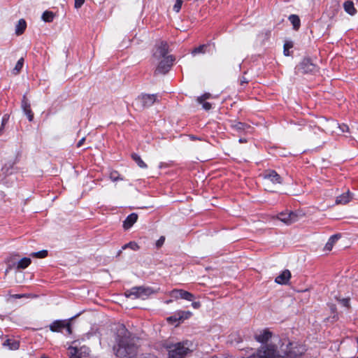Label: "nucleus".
<instances>
[{"label": "nucleus", "instance_id": "28", "mask_svg": "<svg viewBox=\"0 0 358 358\" xmlns=\"http://www.w3.org/2000/svg\"><path fill=\"white\" fill-rule=\"evenodd\" d=\"M23 64H24V58L22 57L17 61V64H15V68L13 70V73L15 75H17L20 72V71L23 66Z\"/></svg>", "mask_w": 358, "mask_h": 358}, {"label": "nucleus", "instance_id": "11", "mask_svg": "<svg viewBox=\"0 0 358 358\" xmlns=\"http://www.w3.org/2000/svg\"><path fill=\"white\" fill-rule=\"evenodd\" d=\"M278 219L289 225L297 221V215L294 212H282L278 215Z\"/></svg>", "mask_w": 358, "mask_h": 358}, {"label": "nucleus", "instance_id": "22", "mask_svg": "<svg viewBox=\"0 0 358 358\" xmlns=\"http://www.w3.org/2000/svg\"><path fill=\"white\" fill-rule=\"evenodd\" d=\"M340 236L339 235H333L331 236L327 243H326L324 246V250L327 251L331 250L334 243L339 239Z\"/></svg>", "mask_w": 358, "mask_h": 358}, {"label": "nucleus", "instance_id": "50", "mask_svg": "<svg viewBox=\"0 0 358 358\" xmlns=\"http://www.w3.org/2000/svg\"><path fill=\"white\" fill-rule=\"evenodd\" d=\"M330 308H331V310L333 313H334V312L336 311V306H335V305H333V304L330 306Z\"/></svg>", "mask_w": 358, "mask_h": 358}, {"label": "nucleus", "instance_id": "17", "mask_svg": "<svg viewBox=\"0 0 358 358\" xmlns=\"http://www.w3.org/2000/svg\"><path fill=\"white\" fill-rule=\"evenodd\" d=\"M352 199V194L349 190L347 192L337 196L336 199V203L337 204H346L348 203Z\"/></svg>", "mask_w": 358, "mask_h": 358}, {"label": "nucleus", "instance_id": "46", "mask_svg": "<svg viewBox=\"0 0 358 358\" xmlns=\"http://www.w3.org/2000/svg\"><path fill=\"white\" fill-rule=\"evenodd\" d=\"M8 120V117L6 115H4L2 117V122H1V127H3L4 125L6 124L7 121Z\"/></svg>", "mask_w": 358, "mask_h": 358}, {"label": "nucleus", "instance_id": "51", "mask_svg": "<svg viewBox=\"0 0 358 358\" xmlns=\"http://www.w3.org/2000/svg\"><path fill=\"white\" fill-rule=\"evenodd\" d=\"M239 142L240 143H245V142H246V140L245 139H243V138H240L239 139Z\"/></svg>", "mask_w": 358, "mask_h": 358}, {"label": "nucleus", "instance_id": "36", "mask_svg": "<svg viewBox=\"0 0 358 358\" xmlns=\"http://www.w3.org/2000/svg\"><path fill=\"white\" fill-rule=\"evenodd\" d=\"M211 97V94H209V93H206L203 95H201V96H199L197 98V101L199 103H202L203 101H206V99H208Z\"/></svg>", "mask_w": 358, "mask_h": 358}, {"label": "nucleus", "instance_id": "16", "mask_svg": "<svg viewBox=\"0 0 358 358\" xmlns=\"http://www.w3.org/2000/svg\"><path fill=\"white\" fill-rule=\"evenodd\" d=\"M138 220V215L136 213H131L129 215L125 220L123 222V228L125 230L130 229Z\"/></svg>", "mask_w": 358, "mask_h": 358}, {"label": "nucleus", "instance_id": "30", "mask_svg": "<svg viewBox=\"0 0 358 358\" xmlns=\"http://www.w3.org/2000/svg\"><path fill=\"white\" fill-rule=\"evenodd\" d=\"M70 358H81L78 355V348L76 347H70L69 348Z\"/></svg>", "mask_w": 358, "mask_h": 358}, {"label": "nucleus", "instance_id": "21", "mask_svg": "<svg viewBox=\"0 0 358 358\" xmlns=\"http://www.w3.org/2000/svg\"><path fill=\"white\" fill-rule=\"evenodd\" d=\"M27 23L24 19H20L15 27V34L17 35H21L25 30Z\"/></svg>", "mask_w": 358, "mask_h": 358}, {"label": "nucleus", "instance_id": "44", "mask_svg": "<svg viewBox=\"0 0 358 358\" xmlns=\"http://www.w3.org/2000/svg\"><path fill=\"white\" fill-rule=\"evenodd\" d=\"M202 107L206 110H209L211 108V104L208 102H206V101H203Z\"/></svg>", "mask_w": 358, "mask_h": 358}, {"label": "nucleus", "instance_id": "1", "mask_svg": "<svg viewBox=\"0 0 358 358\" xmlns=\"http://www.w3.org/2000/svg\"><path fill=\"white\" fill-rule=\"evenodd\" d=\"M113 350L115 355L119 358H136L138 355L136 338L123 324L118 325L117 328L115 344Z\"/></svg>", "mask_w": 358, "mask_h": 358}, {"label": "nucleus", "instance_id": "40", "mask_svg": "<svg viewBox=\"0 0 358 358\" xmlns=\"http://www.w3.org/2000/svg\"><path fill=\"white\" fill-rule=\"evenodd\" d=\"M136 358H158L156 356L151 354H141L138 355Z\"/></svg>", "mask_w": 358, "mask_h": 358}, {"label": "nucleus", "instance_id": "32", "mask_svg": "<svg viewBox=\"0 0 358 358\" xmlns=\"http://www.w3.org/2000/svg\"><path fill=\"white\" fill-rule=\"evenodd\" d=\"M206 48H207L206 45H201L194 48L192 53L194 55H195L196 54H199V53H205Z\"/></svg>", "mask_w": 358, "mask_h": 358}, {"label": "nucleus", "instance_id": "29", "mask_svg": "<svg viewBox=\"0 0 358 358\" xmlns=\"http://www.w3.org/2000/svg\"><path fill=\"white\" fill-rule=\"evenodd\" d=\"M78 355L80 357H87L90 355V349L86 346H83L78 349Z\"/></svg>", "mask_w": 358, "mask_h": 358}, {"label": "nucleus", "instance_id": "27", "mask_svg": "<svg viewBox=\"0 0 358 358\" xmlns=\"http://www.w3.org/2000/svg\"><path fill=\"white\" fill-rule=\"evenodd\" d=\"M55 18V13L52 11L46 10L42 15V20L47 22H51Z\"/></svg>", "mask_w": 358, "mask_h": 358}, {"label": "nucleus", "instance_id": "41", "mask_svg": "<svg viewBox=\"0 0 358 358\" xmlns=\"http://www.w3.org/2000/svg\"><path fill=\"white\" fill-rule=\"evenodd\" d=\"M339 301L345 307L348 308L350 306V299L348 298L340 299Z\"/></svg>", "mask_w": 358, "mask_h": 358}, {"label": "nucleus", "instance_id": "24", "mask_svg": "<svg viewBox=\"0 0 358 358\" xmlns=\"http://www.w3.org/2000/svg\"><path fill=\"white\" fill-rule=\"evenodd\" d=\"M31 262V260L30 258L28 257H24L21 259L17 264V269H24L27 268Z\"/></svg>", "mask_w": 358, "mask_h": 358}, {"label": "nucleus", "instance_id": "38", "mask_svg": "<svg viewBox=\"0 0 358 358\" xmlns=\"http://www.w3.org/2000/svg\"><path fill=\"white\" fill-rule=\"evenodd\" d=\"M292 47V44L289 42H287L284 45V54L286 56H288L289 55V49Z\"/></svg>", "mask_w": 358, "mask_h": 358}, {"label": "nucleus", "instance_id": "33", "mask_svg": "<svg viewBox=\"0 0 358 358\" xmlns=\"http://www.w3.org/2000/svg\"><path fill=\"white\" fill-rule=\"evenodd\" d=\"M110 178L112 181L115 182L117 180H122V178L120 177V175L117 171H112L110 173Z\"/></svg>", "mask_w": 358, "mask_h": 358}, {"label": "nucleus", "instance_id": "6", "mask_svg": "<svg viewBox=\"0 0 358 358\" xmlns=\"http://www.w3.org/2000/svg\"><path fill=\"white\" fill-rule=\"evenodd\" d=\"M295 69L297 73H315L317 71L316 65L308 58L303 59Z\"/></svg>", "mask_w": 358, "mask_h": 358}, {"label": "nucleus", "instance_id": "58", "mask_svg": "<svg viewBox=\"0 0 358 358\" xmlns=\"http://www.w3.org/2000/svg\"><path fill=\"white\" fill-rule=\"evenodd\" d=\"M357 358H358V356H357Z\"/></svg>", "mask_w": 358, "mask_h": 358}, {"label": "nucleus", "instance_id": "5", "mask_svg": "<svg viewBox=\"0 0 358 358\" xmlns=\"http://www.w3.org/2000/svg\"><path fill=\"white\" fill-rule=\"evenodd\" d=\"M151 294H152V291L149 287H132L131 289L127 290L125 292V296L127 297H131L134 299H145Z\"/></svg>", "mask_w": 358, "mask_h": 358}, {"label": "nucleus", "instance_id": "2", "mask_svg": "<svg viewBox=\"0 0 358 358\" xmlns=\"http://www.w3.org/2000/svg\"><path fill=\"white\" fill-rule=\"evenodd\" d=\"M191 346L192 343L187 341L168 345L169 358H184L191 352Z\"/></svg>", "mask_w": 358, "mask_h": 358}, {"label": "nucleus", "instance_id": "23", "mask_svg": "<svg viewBox=\"0 0 358 358\" xmlns=\"http://www.w3.org/2000/svg\"><path fill=\"white\" fill-rule=\"evenodd\" d=\"M338 8H339L338 4L336 2H334L333 3V5L330 7L329 10H327L326 11V14L330 19H332L337 14Z\"/></svg>", "mask_w": 358, "mask_h": 358}, {"label": "nucleus", "instance_id": "56", "mask_svg": "<svg viewBox=\"0 0 358 358\" xmlns=\"http://www.w3.org/2000/svg\"><path fill=\"white\" fill-rule=\"evenodd\" d=\"M334 319H337V318H338L337 315H334Z\"/></svg>", "mask_w": 358, "mask_h": 358}, {"label": "nucleus", "instance_id": "35", "mask_svg": "<svg viewBox=\"0 0 358 358\" xmlns=\"http://www.w3.org/2000/svg\"><path fill=\"white\" fill-rule=\"evenodd\" d=\"M183 0H176V3L173 6V10L176 13H178L180 10Z\"/></svg>", "mask_w": 358, "mask_h": 358}, {"label": "nucleus", "instance_id": "31", "mask_svg": "<svg viewBox=\"0 0 358 358\" xmlns=\"http://www.w3.org/2000/svg\"><path fill=\"white\" fill-rule=\"evenodd\" d=\"M48 255V251L45 250H41L36 252H32L30 256L36 258H45Z\"/></svg>", "mask_w": 358, "mask_h": 358}, {"label": "nucleus", "instance_id": "43", "mask_svg": "<svg viewBox=\"0 0 358 358\" xmlns=\"http://www.w3.org/2000/svg\"><path fill=\"white\" fill-rule=\"evenodd\" d=\"M84 3L85 0H75L74 6L76 8H80Z\"/></svg>", "mask_w": 358, "mask_h": 358}, {"label": "nucleus", "instance_id": "14", "mask_svg": "<svg viewBox=\"0 0 358 358\" xmlns=\"http://www.w3.org/2000/svg\"><path fill=\"white\" fill-rule=\"evenodd\" d=\"M21 107L24 114L27 116L28 120L30 122L32 121L34 119V114L31 110L30 103H29V101L25 96H23Z\"/></svg>", "mask_w": 358, "mask_h": 358}, {"label": "nucleus", "instance_id": "48", "mask_svg": "<svg viewBox=\"0 0 358 358\" xmlns=\"http://www.w3.org/2000/svg\"><path fill=\"white\" fill-rule=\"evenodd\" d=\"M85 141V138H81V139L78 141V143H77V147H78V148L81 147V146L83 145V143H84V141Z\"/></svg>", "mask_w": 358, "mask_h": 358}, {"label": "nucleus", "instance_id": "49", "mask_svg": "<svg viewBox=\"0 0 358 358\" xmlns=\"http://www.w3.org/2000/svg\"><path fill=\"white\" fill-rule=\"evenodd\" d=\"M240 83H241V85H243L245 83H248V80L245 78V77H242L241 79H240Z\"/></svg>", "mask_w": 358, "mask_h": 358}, {"label": "nucleus", "instance_id": "18", "mask_svg": "<svg viewBox=\"0 0 358 358\" xmlns=\"http://www.w3.org/2000/svg\"><path fill=\"white\" fill-rule=\"evenodd\" d=\"M3 346L8 348L10 350H17L20 347L19 342L14 339H6L3 343Z\"/></svg>", "mask_w": 358, "mask_h": 358}, {"label": "nucleus", "instance_id": "55", "mask_svg": "<svg viewBox=\"0 0 358 358\" xmlns=\"http://www.w3.org/2000/svg\"><path fill=\"white\" fill-rule=\"evenodd\" d=\"M171 302H172V300H171V299H170V300L166 301V303H171Z\"/></svg>", "mask_w": 358, "mask_h": 358}, {"label": "nucleus", "instance_id": "34", "mask_svg": "<svg viewBox=\"0 0 358 358\" xmlns=\"http://www.w3.org/2000/svg\"><path fill=\"white\" fill-rule=\"evenodd\" d=\"M127 248H130L133 250H138L139 249L138 245L135 242H129L122 247L123 249H126Z\"/></svg>", "mask_w": 358, "mask_h": 358}, {"label": "nucleus", "instance_id": "9", "mask_svg": "<svg viewBox=\"0 0 358 358\" xmlns=\"http://www.w3.org/2000/svg\"><path fill=\"white\" fill-rule=\"evenodd\" d=\"M65 329L69 334H71L70 322L68 320H56L50 325V329L54 332L61 331Z\"/></svg>", "mask_w": 358, "mask_h": 358}, {"label": "nucleus", "instance_id": "26", "mask_svg": "<svg viewBox=\"0 0 358 358\" xmlns=\"http://www.w3.org/2000/svg\"><path fill=\"white\" fill-rule=\"evenodd\" d=\"M131 157L140 168H142V169L147 168L146 164L142 160V159L141 158V157L138 155L134 153V154H132Z\"/></svg>", "mask_w": 358, "mask_h": 358}, {"label": "nucleus", "instance_id": "57", "mask_svg": "<svg viewBox=\"0 0 358 358\" xmlns=\"http://www.w3.org/2000/svg\"><path fill=\"white\" fill-rule=\"evenodd\" d=\"M41 358H48V357L46 356H42Z\"/></svg>", "mask_w": 358, "mask_h": 358}, {"label": "nucleus", "instance_id": "54", "mask_svg": "<svg viewBox=\"0 0 358 358\" xmlns=\"http://www.w3.org/2000/svg\"><path fill=\"white\" fill-rule=\"evenodd\" d=\"M3 129V127H2L0 128V135H1V133H2Z\"/></svg>", "mask_w": 358, "mask_h": 358}, {"label": "nucleus", "instance_id": "13", "mask_svg": "<svg viewBox=\"0 0 358 358\" xmlns=\"http://www.w3.org/2000/svg\"><path fill=\"white\" fill-rule=\"evenodd\" d=\"M264 178L273 182V184H281L282 178L275 171L269 170L264 173Z\"/></svg>", "mask_w": 358, "mask_h": 358}, {"label": "nucleus", "instance_id": "37", "mask_svg": "<svg viewBox=\"0 0 358 358\" xmlns=\"http://www.w3.org/2000/svg\"><path fill=\"white\" fill-rule=\"evenodd\" d=\"M231 127L237 131H241L245 129V125L242 122H236L231 124Z\"/></svg>", "mask_w": 358, "mask_h": 358}, {"label": "nucleus", "instance_id": "8", "mask_svg": "<svg viewBox=\"0 0 358 358\" xmlns=\"http://www.w3.org/2000/svg\"><path fill=\"white\" fill-rule=\"evenodd\" d=\"M166 57H173L168 54V44L165 42H160L159 44L155 45L153 57L157 60H159L162 58Z\"/></svg>", "mask_w": 358, "mask_h": 358}, {"label": "nucleus", "instance_id": "10", "mask_svg": "<svg viewBox=\"0 0 358 358\" xmlns=\"http://www.w3.org/2000/svg\"><path fill=\"white\" fill-rule=\"evenodd\" d=\"M192 315L190 311L179 310L176 312L173 315L167 317L166 320L171 324H174L188 319Z\"/></svg>", "mask_w": 358, "mask_h": 358}, {"label": "nucleus", "instance_id": "7", "mask_svg": "<svg viewBox=\"0 0 358 358\" xmlns=\"http://www.w3.org/2000/svg\"><path fill=\"white\" fill-rule=\"evenodd\" d=\"M159 61V62L155 71V73L165 74L170 70L171 66L173 65L174 58L173 57H166L162 58Z\"/></svg>", "mask_w": 358, "mask_h": 358}, {"label": "nucleus", "instance_id": "47", "mask_svg": "<svg viewBox=\"0 0 358 358\" xmlns=\"http://www.w3.org/2000/svg\"><path fill=\"white\" fill-rule=\"evenodd\" d=\"M24 296H26L25 294H13V295H12V297L15 298V299H21Z\"/></svg>", "mask_w": 358, "mask_h": 358}, {"label": "nucleus", "instance_id": "3", "mask_svg": "<svg viewBox=\"0 0 358 358\" xmlns=\"http://www.w3.org/2000/svg\"><path fill=\"white\" fill-rule=\"evenodd\" d=\"M157 101L155 94H142L136 99L135 106L136 110H142L152 106Z\"/></svg>", "mask_w": 358, "mask_h": 358}, {"label": "nucleus", "instance_id": "42", "mask_svg": "<svg viewBox=\"0 0 358 358\" xmlns=\"http://www.w3.org/2000/svg\"><path fill=\"white\" fill-rule=\"evenodd\" d=\"M164 241H165V237L164 236H161L159 238V239L156 242L157 248H160L161 246H162V245L164 244Z\"/></svg>", "mask_w": 358, "mask_h": 358}, {"label": "nucleus", "instance_id": "39", "mask_svg": "<svg viewBox=\"0 0 358 358\" xmlns=\"http://www.w3.org/2000/svg\"><path fill=\"white\" fill-rule=\"evenodd\" d=\"M338 128L341 131V132H348L349 131V127L345 124H338Z\"/></svg>", "mask_w": 358, "mask_h": 358}, {"label": "nucleus", "instance_id": "19", "mask_svg": "<svg viewBox=\"0 0 358 358\" xmlns=\"http://www.w3.org/2000/svg\"><path fill=\"white\" fill-rule=\"evenodd\" d=\"M271 337V333L268 330H264L256 336V339L260 343H266Z\"/></svg>", "mask_w": 358, "mask_h": 358}, {"label": "nucleus", "instance_id": "45", "mask_svg": "<svg viewBox=\"0 0 358 358\" xmlns=\"http://www.w3.org/2000/svg\"><path fill=\"white\" fill-rule=\"evenodd\" d=\"M192 306L194 308V309H198L201 307V303L199 301H194L192 303Z\"/></svg>", "mask_w": 358, "mask_h": 358}, {"label": "nucleus", "instance_id": "12", "mask_svg": "<svg viewBox=\"0 0 358 358\" xmlns=\"http://www.w3.org/2000/svg\"><path fill=\"white\" fill-rule=\"evenodd\" d=\"M171 296L175 299H182L189 301H192L194 299V296L192 293L183 289H173L171 292Z\"/></svg>", "mask_w": 358, "mask_h": 358}, {"label": "nucleus", "instance_id": "15", "mask_svg": "<svg viewBox=\"0 0 358 358\" xmlns=\"http://www.w3.org/2000/svg\"><path fill=\"white\" fill-rule=\"evenodd\" d=\"M290 278V271L289 270H285L278 276L275 278V282L278 284L286 285L288 283Z\"/></svg>", "mask_w": 358, "mask_h": 358}, {"label": "nucleus", "instance_id": "25", "mask_svg": "<svg viewBox=\"0 0 358 358\" xmlns=\"http://www.w3.org/2000/svg\"><path fill=\"white\" fill-rule=\"evenodd\" d=\"M289 20L290 21V22L293 25V28L295 30H298L299 29L301 23H300V19H299L298 15H291L289 17Z\"/></svg>", "mask_w": 358, "mask_h": 358}, {"label": "nucleus", "instance_id": "53", "mask_svg": "<svg viewBox=\"0 0 358 358\" xmlns=\"http://www.w3.org/2000/svg\"><path fill=\"white\" fill-rule=\"evenodd\" d=\"M3 129V127H2L0 128V135H1V133H2Z\"/></svg>", "mask_w": 358, "mask_h": 358}, {"label": "nucleus", "instance_id": "20", "mask_svg": "<svg viewBox=\"0 0 358 358\" xmlns=\"http://www.w3.org/2000/svg\"><path fill=\"white\" fill-rule=\"evenodd\" d=\"M344 10L350 15H354L357 10L355 8L354 3L351 1H347L343 4Z\"/></svg>", "mask_w": 358, "mask_h": 358}, {"label": "nucleus", "instance_id": "52", "mask_svg": "<svg viewBox=\"0 0 358 358\" xmlns=\"http://www.w3.org/2000/svg\"><path fill=\"white\" fill-rule=\"evenodd\" d=\"M190 138L192 139V140H195V139H198L197 138H196L195 136H190Z\"/></svg>", "mask_w": 358, "mask_h": 358}, {"label": "nucleus", "instance_id": "4", "mask_svg": "<svg viewBox=\"0 0 358 358\" xmlns=\"http://www.w3.org/2000/svg\"><path fill=\"white\" fill-rule=\"evenodd\" d=\"M281 350L284 352L287 357L296 358L305 352V348L302 345L288 342L285 346L284 344L281 346Z\"/></svg>", "mask_w": 358, "mask_h": 358}]
</instances>
